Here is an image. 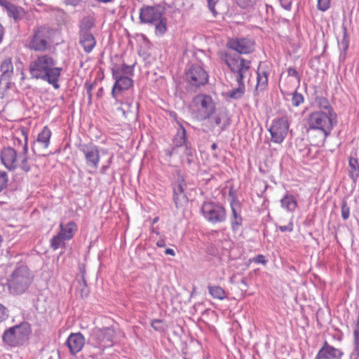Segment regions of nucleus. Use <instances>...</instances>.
Instances as JSON below:
<instances>
[{
    "instance_id": "nucleus-1",
    "label": "nucleus",
    "mask_w": 359,
    "mask_h": 359,
    "mask_svg": "<svg viewBox=\"0 0 359 359\" xmlns=\"http://www.w3.org/2000/svg\"><path fill=\"white\" fill-rule=\"evenodd\" d=\"M219 58L233 74L238 85L229 90L226 95L233 100L242 97L245 93V82L248 83L252 76L251 61L227 51H221Z\"/></svg>"
},
{
    "instance_id": "nucleus-2",
    "label": "nucleus",
    "mask_w": 359,
    "mask_h": 359,
    "mask_svg": "<svg viewBox=\"0 0 359 359\" xmlns=\"http://www.w3.org/2000/svg\"><path fill=\"white\" fill-rule=\"evenodd\" d=\"M56 65L57 60L52 55H38L30 62L29 72L32 79H41L58 89L62 68L56 67Z\"/></svg>"
},
{
    "instance_id": "nucleus-3",
    "label": "nucleus",
    "mask_w": 359,
    "mask_h": 359,
    "mask_svg": "<svg viewBox=\"0 0 359 359\" xmlns=\"http://www.w3.org/2000/svg\"><path fill=\"white\" fill-rule=\"evenodd\" d=\"M24 137V144L21 151H18L15 149L8 147L1 149L0 157L2 164L8 170L13 171L18 168L25 172L30 170L28 163V135L25 130H22Z\"/></svg>"
},
{
    "instance_id": "nucleus-4",
    "label": "nucleus",
    "mask_w": 359,
    "mask_h": 359,
    "mask_svg": "<svg viewBox=\"0 0 359 359\" xmlns=\"http://www.w3.org/2000/svg\"><path fill=\"white\" fill-rule=\"evenodd\" d=\"M307 123L309 133L314 131L318 133V139L314 143L316 144H323L337 123V114L336 113L314 111L309 115Z\"/></svg>"
},
{
    "instance_id": "nucleus-5",
    "label": "nucleus",
    "mask_w": 359,
    "mask_h": 359,
    "mask_svg": "<svg viewBox=\"0 0 359 359\" xmlns=\"http://www.w3.org/2000/svg\"><path fill=\"white\" fill-rule=\"evenodd\" d=\"M189 111L194 119L203 121L213 116L216 111V106L211 96L198 94L192 99Z\"/></svg>"
},
{
    "instance_id": "nucleus-6",
    "label": "nucleus",
    "mask_w": 359,
    "mask_h": 359,
    "mask_svg": "<svg viewBox=\"0 0 359 359\" xmlns=\"http://www.w3.org/2000/svg\"><path fill=\"white\" fill-rule=\"evenodd\" d=\"M133 67L121 65H116L112 68V78L115 81L111 90V96L116 102H118V95L128 90L133 86V81L130 77L133 75Z\"/></svg>"
},
{
    "instance_id": "nucleus-7",
    "label": "nucleus",
    "mask_w": 359,
    "mask_h": 359,
    "mask_svg": "<svg viewBox=\"0 0 359 359\" xmlns=\"http://www.w3.org/2000/svg\"><path fill=\"white\" fill-rule=\"evenodd\" d=\"M52 29L46 26L34 27L26 41V46L35 52H46L52 43Z\"/></svg>"
},
{
    "instance_id": "nucleus-8",
    "label": "nucleus",
    "mask_w": 359,
    "mask_h": 359,
    "mask_svg": "<svg viewBox=\"0 0 359 359\" xmlns=\"http://www.w3.org/2000/svg\"><path fill=\"white\" fill-rule=\"evenodd\" d=\"M31 332L30 325L22 323L6 330L2 336L3 341L11 346H18L28 339Z\"/></svg>"
},
{
    "instance_id": "nucleus-9",
    "label": "nucleus",
    "mask_w": 359,
    "mask_h": 359,
    "mask_svg": "<svg viewBox=\"0 0 359 359\" xmlns=\"http://www.w3.org/2000/svg\"><path fill=\"white\" fill-rule=\"evenodd\" d=\"M30 283L29 271L27 266L22 265L13 272L8 280L9 290L15 294H20L27 289Z\"/></svg>"
},
{
    "instance_id": "nucleus-10",
    "label": "nucleus",
    "mask_w": 359,
    "mask_h": 359,
    "mask_svg": "<svg viewBox=\"0 0 359 359\" xmlns=\"http://www.w3.org/2000/svg\"><path fill=\"white\" fill-rule=\"evenodd\" d=\"M79 149L84 155L86 165L92 169L89 172L95 173L100 161L99 147L92 142H88L80 144Z\"/></svg>"
},
{
    "instance_id": "nucleus-11",
    "label": "nucleus",
    "mask_w": 359,
    "mask_h": 359,
    "mask_svg": "<svg viewBox=\"0 0 359 359\" xmlns=\"http://www.w3.org/2000/svg\"><path fill=\"white\" fill-rule=\"evenodd\" d=\"M201 212L205 219L212 224L223 222L226 217L224 208L211 202L203 203Z\"/></svg>"
},
{
    "instance_id": "nucleus-12",
    "label": "nucleus",
    "mask_w": 359,
    "mask_h": 359,
    "mask_svg": "<svg viewBox=\"0 0 359 359\" xmlns=\"http://www.w3.org/2000/svg\"><path fill=\"white\" fill-rule=\"evenodd\" d=\"M114 331L111 328H95L90 335V341L95 346L105 348L114 344Z\"/></svg>"
},
{
    "instance_id": "nucleus-13",
    "label": "nucleus",
    "mask_w": 359,
    "mask_h": 359,
    "mask_svg": "<svg viewBox=\"0 0 359 359\" xmlns=\"http://www.w3.org/2000/svg\"><path fill=\"white\" fill-rule=\"evenodd\" d=\"M290 123L287 117H281L274 119L269 130L271 141L280 144L283 142L287 136Z\"/></svg>"
},
{
    "instance_id": "nucleus-14",
    "label": "nucleus",
    "mask_w": 359,
    "mask_h": 359,
    "mask_svg": "<svg viewBox=\"0 0 359 359\" xmlns=\"http://www.w3.org/2000/svg\"><path fill=\"white\" fill-rule=\"evenodd\" d=\"M229 196L231 197L230 201L231 214L229 216L231 227L233 232H237L241 228L243 222L241 216L242 206L233 191H229Z\"/></svg>"
},
{
    "instance_id": "nucleus-15",
    "label": "nucleus",
    "mask_w": 359,
    "mask_h": 359,
    "mask_svg": "<svg viewBox=\"0 0 359 359\" xmlns=\"http://www.w3.org/2000/svg\"><path fill=\"white\" fill-rule=\"evenodd\" d=\"M186 80L190 85L199 87L208 82V74L200 65H194L187 71Z\"/></svg>"
},
{
    "instance_id": "nucleus-16",
    "label": "nucleus",
    "mask_w": 359,
    "mask_h": 359,
    "mask_svg": "<svg viewBox=\"0 0 359 359\" xmlns=\"http://www.w3.org/2000/svg\"><path fill=\"white\" fill-rule=\"evenodd\" d=\"M51 135L52 132L50 128L48 126H44L33 143L32 150L34 154L46 156L43 151L47 150L49 147Z\"/></svg>"
},
{
    "instance_id": "nucleus-17",
    "label": "nucleus",
    "mask_w": 359,
    "mask_h": 359,
    "mask_svg": "<svg viewBox=\"0 0 359 359\" xmlns=\"http://www.w3.org/2000/svg\"><path fill=\"white\" fill-rule=\"evenodd\" d=\"M227 45L229 48L240 54H249L255 49V42L248 38L231 39Z\"/></svg>"
},
{
    "instance_id": "nucleus-18",
    "label": "nucleus",
    "mask_w": 359,
    "mask_h": 359,
    "mask_svg": "<svg viewBox=\"0 0 359 359\" xmlns=\"http://www.w3.org/2000/svg\"><path fill=\"white\" fill-rule=\"evenodd\" d=\"M186 187V182L182 176H179L172 184L173 201L177 208L182 206L187 201V197L184 193Z\"/></svg>"
},
{
    "instance_id": "nucleus-19",
    "label": "nucleus",
    "mask_w": 359,
    "mask_h": 359,
    "mask_svg": "<svg viewBox=\"0 0 359 359\" xmlns=\"http://www.w3.org/2000/svg\"><path fill=\"white\" fill-rule=\"evenodd\" d=\"M162 17L163 13L161 9L157 7L144 6L140 11V19L144 23L154 24Z\"/></svg>"
},
{
    "instance_id": "nucleus-20",
    "label": "nucleus",
    "mask_w": 359,
    "mask_h": 359,
    "mask_svg": "<svg viewBox=\"0 0 359 359\" xmlns=\"http://www.w3.org/2000/svg\"><path fill=\"white\" fill-rule=\"evenodd\" d=\"M66 344L70 353L72 355H76L83 348L85 344V338L80 332L72 333L68 337Z\"/></svg>"
},
{
    "instance_id": "nucleus-21",
    "label": "nucleus",
    "mask_w": 359,
    "mask_h": 359,
    "mask_svg": "<svg viewBox=\"0 0 359 359\" xmlns=\"http://www.w3.org/2000/svg\"><path fill=\"white\" fill-rule=\"evenodd\" d=\"M319 351L325 359H341L344 355L341 349L334 347L326 341L323 343Z\"/></svg>"
},
{
    "instance_id": "nucleus-22",
    "label": "nucleus",
    "mask_w": 359,
    "mask_h": 359,
    "mask_svg": "<svg viewBox=\"0 0 359 359\" xmlns=\"http://www.w3.org/2000/svg\"><path fill=\"white\" fill-rule=\"evenodd\" d=\"M79 43L86 53H90L96 44V41L91 32H79Z\"/></svg>"
},
{
    "instance_id": "nucleus-23",
    "label": "nucleus",
    "mask_w": 359,
    "mask_h": 359,
    "mask_svg": "<svg viewBox=\"0 0 359 359\" xmlns=\"http://www.w3.org/2000/svg\"><path fill=\"white\" fill-rule=\"evenodd\" d=\"M280 202V206L289 212H293L297 208V201L292 194H286Z\"/></svg>"
},
{
    "instance_id": "nucleus-24",
    "label": "nucleus",
    "mask_w": 359,
    "mask_h": 359,
    "mask_svg": "<svg viewBox=\"0 0 359 359\" xmlns=\"http://www.w3.org/2000/svg\"><path fill=\"white\" fill-rule=\"evenodd\" d=\"M77 231V226L74 222H69L67 224H60L59 233L67 241L72 239Z\"/></svg>"
},
{
    "instance_id": "nucleus-25",
    "label": "nucleus",
    "mask_w": 359,
    "mask_h": 359,
    "mask_svg": "<svg viewBox=\"0 0 359 359\" xmlns=\"http://www.w3.org/2000/svg\"><path fill=\"white\" fill-rule=\"evenodd\" d=\"M268 85V74L266 72L258 71L257 72V85L255 89V95L264 91Z\"/></svg>"
},
{
    "instance_id": "nucleus-26",
    "label": "nucleus",
    "mask_w": 359,
    "mask_h": 359,
    "mask_svg": "<svg viewBox=\"0 0 359 359\" xmlns=\"http://www.w3.org/2000/svg\"><path fill=\"white\" fill-rule=\"evenodd\" d=\"M174 145L178 149L184 147L187 143L186 130L182 126H180L179 129L173 139Z\"/></svg>"
},
{
    "instance_id": "nucleus-27",
    "label": "nucleus",
    "mask_w": 359,
    "mask_h": 359,
    "mask_svg": "<svg viewBox=\"0 0 359 359\" xmlns=\"http://www.w3.org/2000/svg\"><path fill=\"white\" fill-rule=\"evenodd\" d=\"M212 121L215 126H221L222 130H224L226 126L229 125V120L227 118L226 113L225 111H219L215 114V116H212Z\"/></svg>"
},
{
    "instance_id": "nucleus-28",
    "label": "nucleus",
    "mask_w": 359,
    "mask_h": 359,
    "mask_svg": "<svg viewBox=\"0 0 359 359\" xmlns=\"http://www.w3.org/2000/svg\"><path fill=\"white\" fill-rule=\"evenodd\" d=\"M315 102L320 109L318 111H321L324 113H335L327 98L322 96L316 97L315 99Z\"/></svg>"
},
{
    "instance_id": "nucleus-29",
    "label": "nucleus",
    "mask_w": 359,
    "mask_h": 359,
    "mask_svg": "<svg viewBox=\"0 0 359 359\" xmlns=\"http://www.w3.org/2000/svg\"><path fill=\"white\" fill-rule=\"evenodd\" d=\"M349 176L353 180L356 181L359 176V163L357 158L350 157L348 160Z\"/></svg>"
},
{
    "instance_id": "nucleus-30",
    "label": "nucleus",
    "mask_w": 359,
    "mask_h": 359,
    "mask_svg": "<svg viewBox=\"0 0 359 359\" xmlns=\"http://www.w3.org/2000/svg\"><path fill=\"white\" fill-rule=\"evenodd\" d=\"M116 103L121 104V107L118 108V110L122 112L123 116H126V114L133 111V100L132 99L127 98L123 101L118 100V102L116 101Z\"/></svg>"
},
{
    "instance_id": "nucleus-31",
    "label": "nucleus",
    "mask_w": 359,
    "mask_h": 359,
    "mask_svg": "<svg viewBox=\"0 0 359 359\" xmlns=\"http://www.w3.org/2000/svg\"><path fill=\"white\" fill-rule=\"evenodd\" d=\"M0 70L4 77H9L12 74L13 66L11 58H6L2 62Z\"/></svg>"
},
{
    "instance_id": "nucleus-32",
    "label": "nucleus",
    "mask_w": 359,
    "mask_h": 359,
    "mask_svg": "<svg viewBox=\"0 0 359 359\" xmlns=\"http://www.w3.org/2000/svg\"><path fill=\"white\" fill-rule=\"evenodd\" d=\"M6 12L9 17L13 18L15 20L21 19L24 15L23 9L13 4L8 8V11Z\"/></svg>"
},
{
    "instance_id": "nucleus-33",
    "label": "nucleus",
    "mask_w": 359,
    "mask_h": 359,
    "mask_svg": "<svg viewBox=\"0 0 359 359\" xmlns=\"http://www.w3.org/2000/svg\"><path fill=\"white\" fill-rule=\"evenodd\" d=\"M65 239L62 236H61L59 233L53 236L50 241V248L53 250H56L60 248L64 247L65 245Z\"/></svg>"
},
{
    "instance_id": "nucleus-34",
    "label": "nucleus",
    "mask_w": 359,
    "mask_h": 359,
    "mask_svg": "<svg viewBox=\"0 0 359 359\" xmlns=\"http://www.w3.org/2000/svg\"><path fill=\"white\" fill-rule=\"evenodd\" d=\"M210 294L215 299H224L226 297V293L223 288L219 286H208Z\"/></svg>"
},
{
    "instance_id": "nucleus-35",
    "label": "nucleus",
    "mask_w": 359,
    "mask_h": 359,
    "mask_svg": "<svg viewBox=\"0 0 359 359\" xmlns=\"http://www.w3.org/2000/svg\"><path fill=\"white\" fill-rule=\"evenodd\" d=\"M153 25H155V33L157 36H162L167 31L166 19L163 17Z\"/></svg>"
},
{
    "instance_id": "nucleus-36",
    "label": "nucleus",
    "mask_w": 359,
    "mask_h": 359,
    "mask_svg": "<svg viewBox=\"0 0 359 359\" xmlns=\"http://www.w3.org/2000/svg\"><path fill=\"white\" fill-rule=\"evenodd\" d=\"M93 26V20L90 18H86L81 22L79 32H90V30Z\"/></svg>"
},
{
    "instance_id": "nucleus-37",
    "label": "nucleus",
    "mask_w": 359,
    "mask_h": 359,
    "mask_svg": "<svg viewBox=\"0 0 359 359\" xmlns=\"http://www.w3.org/2000/svg\"><path fill=\"white\" fill-rule=\"evenodd\" d=\"M259 0H236V4L241 8L251 9L254 8Z\"/></svg>"
},
{
    "instance_id": "nucleus-38",
    "label": "nucleus",
    "mask_w": 359,
    "mask_h": 359,
    "mask_svg": "<svg viewBox=\"0 0 359 359\" xmlns=\"http://www.w3.org/2000/svg\"><path fill=\"white\" fill-rule=\"evenodd\" d=\"M184 155L187 157V162L190 164L194 161L195 151L194 149L189 144H185L183 147Z\"/></svg>"
},
{
    "instance_id": "nucleus-39",
    "label": "nucleus",
    "mask_w": 359,
    "mask_h": 359,
    "mask_svg": "<svg viewBox=\"0 0 359 359\" xmlns=\"http://www.w3.org/2000/svg\"><path fill=\"white\" fill-rule=\"evenodd\" d=\"M343 29H344V36H343V39H341V42L339 43V48L341 50H342V51L345 54L348 48V39L347 33H346V27H344Z\"/></svg>"
},
{
    "instance_id": "nucleus-40",
    "label": "nucleus",
    "mask_w": 359,
    "mask_h": 359,
    "mask_svg": "<svg viewBox=\"0 0 359 359\" xmlns=\"http://www.w3.org/2000/svg\"><path fill=\"white\" fill-rule=\"evenodd\" d=\"M304 101V97L302 94L297 93V91L292 93V104L294 107H298L302 104Z\"/></svg>"
},
{
    "instance_id": "nucleus-41",
    "label": "nucleus",
    "mask_w": 359,
    "mask_h": 359,
    "mask_svg": "<svg viewBox=\"0 0 359 359\" xmlns=\"http://www.w3.org/2000/svg\"><path fill=\"white\" fill-rule=\"evenodd\" d=\"M8 177L6 172L0 171V192L7 187Z\"/></svg>"
},
{
    "instance_id": "nucleus-42",
    "label": "nucleus",
    "mask_w": 359,
    "mask_h": 359,
    "mask_svg": "<svg viewBox=\"0 0 359 359\" xmlns=\"http://www.w3.org/2000/svg\"><path fill=\"white\" fill-rule=\"evenodd\" d=\"M81 298L88 297L89 291L85 280L83 278V283L80 284V288L77 290Z\"/></svg>"
},
{
    "instance_id": "nucleus-43",
    "label": "nucleus",
    "mask_w": 359,
    "mask_h": 359,
    "mask_svg": "<svg viewBox=\"0 0 359 359\" xmlns=\"http://www.w3.org/2000/svg\"><path fill=\"white\" fill-rule=\"evenodd\" d=\"M208 4V8L209 11L212 13V15L215 18L217 17L218 13L215 8L219 0H206Z\"/></svg>"
},
{
    "instance_id": "nucleus-44",
    "label": "nucleus",
    "mask_w": 359,
    "mask_h": 359,
    "mask_svg": "<svg viewBox=\"0 0 359 359\" xmlns=\"http://www.w3.org/2000/svg\"><path fill=\"white\" fill-rule=\"evenodd\" d=\"M330 6V0H318L317 7L320 11L325 12Z\"/></svg>"
},
{
    "instance_id": "nucleus-45",
    "label": "nucleus",
    "mask_w": 359,
    "mask_h": 359,
    "mask_svg": "<svg viewBox=\"0 0 359 359\" xmlns=\"http://www.w3.org/2000/svg\"><path fill=\"white\" fill-rule=\"evenodd\" d=\"M350 209L346 201H343L341 205V217L344 220L349 217Z\"/></svg>"
},
{
    "instance_id": "nucleus-46",
    "label": "nucleus",
    "mask_w": 359,
    "mask_h": 359,
    "mask_svg": "<svg viewBox=\"0 0 359 359\" xmlns=\"http://www.w3.org/2000/svg\"><path fill=\"white\" fill-rule=\"evenodd\" d=\"M278 229L282 232H286V231L292 232L293 231V229H294V224H293L292 220L291 219L287 225L279 226Z\"/></svg>"
},
{
    "instance_id": "nucleus-47",
    "label": "nucleus",
    "mask_w": 359,
    "mask_h": 359,
    "mask_svg": "<svg viewBox=\"0 0 359 359\" xmlns=\"http://www.w3.org/2000/svg\"><path fill=\"white\" fill-rule=\"evenodd\" d=\"M8 316L7 309L0 304V323L5 320Z\"/></svg>"
},
{
    "instance_id": "nucleus-48",
    "label": "nucleus",
    "mask_w": 359,
    "mask_h": 359,
    "mask_svg": "<svg viewBox=\"0 0 359 359\" xmlns=\"http://www.w3.org/2000/svg\"><path fill=\"white\" fill-rule=\"evenodd\" d=\"M287 74L290 76L294 77L297 80L298 82L300 81V79H301L300 76H299V73L297 72V71L294 68L289 67L287 69Z\"/></svg>"
},
{
    "instance_id": "nucleus-49",
    "label": "nucleus",
    "mask_w": 359,
    "mask_h": 359,
    "mask_svg": "<svg viewBox=\"0 0 359 359\" xmlns=\"http://www.w3.org/2000/svg\"><path fill=\"white\" fill-rule=\"evenodd\" d=\"M162 321L161 320L155 319L151 323V327L156 331H161L163 330L161 327Z\"/></svg>"
},
{
    "instance_id": "nucleus-50",
    "label": "nucleus",
    "mask_w": 359,
    "mask_h": 359,
    "mask_svg": "<svg viewBox=\"0 0 359 359\" xmlns=\"http://www.w3.org/2000/svg\"><path fill=\"white\" fill-rule=\"evenodd\" d=\"M252 261L253 262H255L257 264H266L267 261L265 258V257L262 255H258L255 257H254Z\"/></svg>"
},
{
    "instance_id": "nucleus-51",
    "label": "nucleus",
    "mask_w": 359,
    "mask_h": 359,
    "mask_svg": "<svg viewBox=\"0 0 359 359\" xmlns=\"http://www.w3.org/2000/svg\"><path fill=\"white\" fill-rule=\"evenodd\" d=\"M353 342L356 348H359V329H354Z\"/></svg>"
},
{
    "instance_id": "nucleus-52",
    "label": "nucleus",
    "mask_w": 359,
    "mask_h": 359,
    "mask_svg": "<svg viewBox=\"0 0 359 359\" xmlns=\"http://www.w3.org/2000/svg\"><path fill=\"white\" fill-rule=\"evenodd\" d=\"M12 4H13L8 0H0V5L4 7L6 11H8V8H9Z\"/></svg>"
},
{
    "instance_id": "nucleus-53",
    "label": "nucleus",
    "mask_w": 359,
    "mask_h": 359,
    "mask_svg": "<svg viewBox=\"0 0 359 359\" xmlns=\"http://www.w3.org/2000/svg\"><path fill=\"white\" fill-rule=\"evenodd\" d=\"M165 153L168 156H171L173 154H177L178 153V148L176 147L175 146L172 149V150H166L165 151Z\"/></svg>"
},
{
    "instance_id": "nucleus-54",
    "label": "nucleus",
    "mask_w": 359,
    "mask_h": 359,
    "mask_svg": "<svg viewBox=\"0 0 359 359\" xmlns=\"http://www.w3.org/2000/svg\"><path fill=\"white\" fill-rule=\"evenodd\" d=\"M81 0H64L67 5L76 6Z\"/></svg>"
},
{
    "instance_id": "nucleus-55",
    "label": "nucleus",
    "mask_w": 359,
    "mask_h": 359,
    "mask_svg": "<svg viewBox=\"0 0 359 359\" xmlns=\"http://www.w3.org/2000/svg\"><path fill=\"white\" fill-rule=\"evenodd\" d=\"M156 245L159 248H164L165 246V241L163 238H160L156 242Z\"/></svg>"
},
{
    "instance_id": "nucleus-56",
    "label": "nucleus",
    "mask_w": 359,
    "mask_h": 359,
    "mask_svg": "<svg viewBox=\"0 0 359 359\" xmlns=\"http://www.w3.org/2000/svg\"><path fill=\"white\" fill-rule=\"evenodd\" d=\"M165 253L166 255H171V256H175V252L174 250L171 249V248H167L165 249Z\"/></svg>"
},
{
    "instance_id": "nucleus-57",
    "label": "nucleus",
    "mask_w": 359,
    "mask_h": 359,
    "mask_svg": "<svg viewBox=\"0 0 359 359\" xmlns=\"http://www.w3.org/2000/svg\"><path fill=\"white\" fill-rule=\"evenodd\" d=\"M95 1L98 3L108 4V3L113 2L114 0H95Z\"/></svg>"
},
{
    "instance_id": "nucleus-58",
    "label": "nucleus",
    "mask_w": 359,
    "mask_h": 359,
    "mask_svg": "<svg viewBox=\"0 0 359 359\" xmlns=\"http://www.w3.org/2000/svg\"><path fill=\"white\" fill-rule=\"evenodd\" d=\"M314 359H325V357L318 351Z\"/></svg>"
},
{
    "instance_id": "nucleus-59",
    "label": "nucleus",
    "mask_w": 359,
    "mask_h": 359,
    "mask_svg": "<svg viewBox=\"0 0 359 359\" xmlns=\"http://www.w3.org/2000/svg\"><path fill=\"white\" fill-rule=\"evenodd\" d=\"M3 35H4V29H3L2 25L0 24V43L2 41Z\"/></svg>"
},
{
    "instance_id": "nucleus-60",
    "label": "nucleus",
    "mask_w": 359,
    "mask_h": 359,
    "mask_svg": "<svg viewBox=\"0 0 359 359\" xmlns=\"http://www.w3.org/2000/svg\"><path fill=\"white\" fill-rule=\"evenodd\" d=\"M108 168V166L107 165H103L102 168H101V172L102 173H104L106 170Z\"/></svg>"
},
{
    "instance_id": "nucleus-61",
    "label": "nucleus",
    "mask_w": 359,
    "mask_h": 359,
    "mask_svg": "<svg viewBox=\"0 0 359 359\" xmlns=\"http://www.w3.org/2000/svg\"><path fill=\"white\" fill-rule=\"evenodd\" d=\"M355 329H359V314H358V319H357V321H356Z\"/></svg>"
},
{
    "instance_id": "nucleus-62",
    "label": "nucleus",
    "mask_w": 359,
    "mask_h": 359,
    "mask_svg": "<svg viewBox=\"0 0 359 359\" xmlns=\"http://www.w3.org/2000/svg\"><path fill=\"white\" fill-rule=\"evenodd\" d=\"M158 221V217H156L153 219V222H152V224H155Z\"/></svg>"
},
{
    "instance_id": "nucleus-63",
    "label": "nucleus",
    "mask_w": 359,
    "mask_h": 359,
    "mask_svg": "<svg viewBox=\"0 0 359 359\" xmlns=\"http://www.w3.org/2000/svg\"><path fill=\"white\" fill-rule=\"evenodd\" d=\"M212 149H216L217 146L215 143L212 144V146H211Z\"/></svg>"
},
{
    "instance_id": "nucleus-64",
    "label": "nucleus",
    "mask_w": 359,
    "mask_h": 359,
    "mask_svg": "<svg viewBox=\"0 0 359 359\" xmlns=\"http://www.w3.org/2000/svg\"><path fill=\"white\" fill-rule=\"evenodd\" d=\"M152 231L156 234H158V232L157 231H155L154 228H152Z\"/></svg>"
}]
</instances>
